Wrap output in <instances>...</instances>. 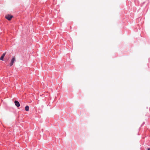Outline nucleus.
Instances as JSON below:
<instances>
[{
  "mask_svg": "<svg viewBox=\"0 0 150 150\" xmlns=\"http://www.w3.org/2000/svg\"><path fill=\"white\" fill-rule=\"evenodd\" d=\"M5 18L8 21H10L11 20V18L13 17V16L8 14L5 16Z\"/></svg>",
  "mask_w": 150,
  "mask_h": 150,
  "instance_id": "f257e3e1",
  "label": "nucleus"
},
{
  "mask_svg": "<svg viewBox=\"0 0 150 150\" xmlns=\"http://www.w3.org/2000/svg\"><path fill=\"white\" fill-rule=\"evenodd\" d=\"M15 61H16L15 58L14 57H13V58H12V59H11V62L10 63V64H9L10 66H12L13 65L14 62Z\"/></svg>",
  "mask_w": 150,
  "mask_h": 150,
  "instance_id": "f03ea898",
  "label": "nucleus"
},
{
  "mask_svg": "<svg viewBox=\"0 0 150 150\" xmlns=\"http://www.w3.org/2000/svg\"><path fill=\"white\" fill-rule=\"evenodd\" d=\"M14 103L15 104V105L18 107L20 106V104L19 102L17 100H15L14 101Z\"/></svg>",
  "mask_w": 150,
  "mask_h": 150,
  "instance_id": "7ed1b4c3",
  "label": "nucleus"
},
{
  "mask_svg": "<svg viewBox=\"0 0 150 150\" xmlns=\"http://www.w3.org/2000/svg\"><path fill=\"white\" fill-rule=\"evenodd\" d=\"M6 52H4L2 54V55H1V57L0 58V60H2V61L4 60V57L5 55L6 54Z\"/></svg>",
  "mask_w": 150,
  "mask_h": 150,
  "instance_id": "20e7f679",
  "label": "nucleus"
},
{
  "mask_svg": "<svg viewBox=\"0 0 150 150\" xmlns=\"http://www.w3.org/2000/svg\"><path fill=\"white\" fill-rule=\"evenodd\" d=\"M25 110L26 111H28L29 110V107L28 106H26L25 108Z\"/></svg>",
  "mask_w": 150,
  "mask_h": 150,
  "instance_id": "39448f33",
  "label": "nucleus"
},
{
  "mask_svg": "<svg viewBox=\"0 0 150 150\" xmlns=\"http://www.w3.org/2000/svg\"><path fill=\"white\" fill-rule=\"evenodd\" d=\"M147 150H150V148H148L147 149Z\"/></svg>",
  "mask_w": 150,
  "mask_h": 150,
  "instance_id": "423d86ee",
  "label": "nucleus"
},
{
  "mask_svg": "<svg viewBox=\"0 0 150 150\" xmlns=\"http://www.w3.org/2000/svg\"><path fill=\"white\" fill-rule=\"evenodd\" d=\"M8 59H7V60L8 61Z\"/></svg>",
  "mask_w": 150,
  "mask_h": 150,
  "instance_id": "0eeeda50",
  "label": "nucleus"
}]
</instances>
